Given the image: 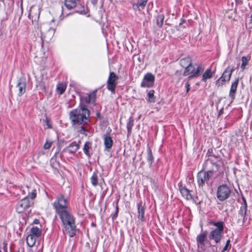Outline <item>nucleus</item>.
I'll return each instance as SVG.
<instances>
[{
	"instance_id": "obj_12",
	"label": "nucleus",
	"mask_w": 252,
	"mask_h": 252,
	"mask_svg": "<svg viewBox=\"0 0 252 252\" xmlns=\"http://www.w3.org/2000/svg\"><path fill=\"white\" fill-rule=\"evenodd\" d=\"M81 141H79L77 143L75 141H73L69 145L64 148L62 152L63 153H68L69 154H72L75 153L80 148V144Z\"/></svg>"
},
{
	"instance_id": "obj_34",
	"label": "nucleus",
	"mask_w": 252,
	"mask_h": 252,
	"mask_svg": "<svg viewBox=\"0 0 252 252\" xmlns=\"http://www.w3.org/2000/svg\"><path fill=\"white\" fill-rule=\"evenodd\" d=\"M250 60V57L248 58L246 56H243L241 59L242 64L241 65V69L242 70H244L246 69V66L248 64Z\"/></svg>"
},
{
	"instance_id": "obj_28",
	"label": "nucleus",
	"mask_w": 252,
	"mask_h": 252,
	"mask_svg": "<svg viewBox=\"0 0 252 252\" xmlns=\"http://www.w3.org/2000/svg\"><path fill=\"white\" fill-rule=\"evenodd\" d=\"M181 65L185 68L192 64L191 59L190 57H188L181 59L180 61Z\"/></svg>"
},
{
	"instance_id": "obj_53",
	"label": "nucleus",
	"mask_w": 252,
	"mask_h": 252,
	"mask_svg": "<svg viewBox=\"0 0 252 252\" xmlns=\"http://www.w3.org/2000/svg\"><path fill=\"white\" fill-rule=\"evenodd\" d=\"M250 18H251L250 20H251V21H252V15H251V17H250Z\"/></svg>"
},
{
	"instance_id": "obj_5",
	"label": "nucleus",
	"mask_w": 252,
	"mask_h": 252,
	"mask_svg": "<svg viewBox=\"0 0 252 252\" xmlns=\"http://www.w3.org/2000/svg\"><path fill=\"white\" fill-rule=\"evenodd\" d=\"M210 229L211 230L209 238L210 240H213L216 243L220 241V221L210 220L207 223Z\"/></svg>"
},
{
	"instance_id": "obj_55",
	"label": "nucleus",
	"mask_w": 252,
	"mask_h": 252,
	"mask_svg": "<svg viewBox=\"0 0 252 252\" xmlns=\"http://www.w3.org/2000/svg\"><path fill=\"white\" fill-rule=\"evenodd\" d=\"M221 113H222V108H221Z\"/></svg>"
},
{
	"instance_id": "obj_29",
	"label": "nucleus",
	"mask_w": 252,
	"mask_h": 252,
	"mask_svg": "<svg viewBox=\"0 0 252 252\" xmlns=\"http://www.w3.org/2000/svg\"><path fill=\"white\" fill-rule=\"evenodd\" d=\"M30 231L31 234L33 235V236L36 237V238H38L41 236V229L37 226H32L31 228Z\"/></svg>"
},
{
	"instance_id": "obj_20",
	"label": "nucleus",
	"mask_w": 252,
	"mask_h": 252,
	"mask_svg": "<svg viewBox=\"0 0 252 252\" xmlns=\"http://www.w3.org/2000/svg\"><path fill=\"white\" fill-rule=\"evenodd\" d=\"M104 145L106 149H109L112 147L113 141L111 137L107 133L103 135Z\"/></svg>"
},
{
	"instance_id": "obj_16",
	"label": "nucleus",
	"mask_w": 252,
	"mask_h": 252,
	"mask_svg": "<svg viewBox=\"0 0 252 252\" xmlns=\"http://www.w3.org/2000/svg\"><path fill=\"white\" fill-rule=\"evenodd\" d=\"M147 3V0H139L137 3H132V8L135 11H141L144 9Z\"/></svg>"
},
{
	"instance_id": "obj_40",
	"label": "nucleus",
	"mask_w": 252,
	"mask_h": 252,
	"mask_svg": "<svg viewBox=\"0 0 252 252\" xmlns=\"http://www.w3.org/2000/svg\"><path fill=\"white\" fill-rule=\"evenodd\" d=\"M230 241L229 240H227L226 241V244L221 252L223 251H227L228 249H230L231 247V245L230 244Z\"/></svg>"
},
{
	"instance_id": "obj_25",
	"label": "nucleus",
	"mask_w": 252,
	"mask_h": 252,
	"mask_svg": "<svg viewBox=\"0 0 252 252\" xmlns=\"http://www.w3.org/2000/svg\"><path fill=\"white\" fill-rule=\"evenodd\" d=\"M134 125V120L132 116L130 117L126 124L127 136L129 137L131 133L132 128Z\"/></svg>"
},
{
	"instance_id": "obj_6",
	"label": "nucleus",
	"mask_w": 252,
	"mask_h": 252,
	"mask_svg": "<svg viewBox=\"0 0 252 252\" xmlns=\"http://www.w3.org/2000/svg\"><path fill=\"white\" fill-rule=\"evenodd\" d=\"M204 68L202 65H196V68L191 64V65L187 66L185 68L183 73L184 76H189L188 79H190L199 76L200 73L203 70Z\"/></svg>"
},
{
	"instance_id": "obj_13",
	"label": "nucleus",
	"mask_w": 252,
	"mask_h": 252,
	"mask_svg": "<svg viewBox=\"0 0 252 252\" xmlns=\"http://www.w3.org/2000/svg\"><path fill=\"white\" fill-rule=\"evenodd\" d=\"M96 94L94 92L89 94H86L80 95V100L82 102L86 103H94L95 101Z\"/></svg>"
},
{
	"instance_id": "obj_4",
	"label": "nucleus",
	"mask_w": 252,
	"mask_h": 252,
	"mask_svg": "<svg viewBox=\"0 0 252 252\" xmlns=\"http://www.w3.org/2000/svg\"><path fill=\"white\" fill-rule=\"evenodd\" d=\"M52 206L56 214L69 209L68 198L62 194L57 195L56 199L52 203Z\"/></svg>"
},
{
	"instance_id": "obj_52",
	"label": "nucleus",
	"mask_w": 252,
	"mask_h": 252,
	"mask_svg": "<svg viewBox=\"0 0 252 252\" xmlns=\"http://www.w3.org/2000/svg\"><path fill=\"white\" fill-rule=\"evenodd\" d=\"M221 232L223 231V225H222V222H221Z\"/></svg>"
},
{
	"instance_id": "obj_45",
	"label": "nucleus",
	"mask_w": 252,
	"mask_h": 252,
	"mask_svg": "<svg viewBox=\"0 0 252 252\" xmlns=\"http://www.w3.org/2000/svg\"><path fill=\"white\" fill-rule=\"evenodd\" d=\"M217 196L218 198L220 200V185L218 186L217 189Z\"/></svg>"
},
{
	"instance_id": "obj_42",
	"label": "nucleus",
	"mask_w": 252,
	"mask_h": 252,
	"mask_svg": "<svg viewBox=\"0 0 252 252\" xmlns=\"http://www.w3.org/2000/svg\"><path fill=\"white\" fill-rule=\"evenodd\" d=\"M36 193L35 190H33L32 191L31 193H29V195L27 196L29 198H31V199H34L36 197Z\"/></svg>"
},
{
	"instance_id": "obj_43",
	"label": "nucleus",
	"mask_w": 252,
	"mask_h": 252,
	"mask_svg": "<svg viewBox=\"0 0 252 252\" xmlns=\"http://www.w3.org/2000/svg\"><path fill=\"white\" fill-rule=\"evenodd\" d=\"M45 122L46 125L47 126V127L46 128H52V125L50 123V119L49 118L46 117V119L45 120Z\"/></svg>"
},
{
	"instance_id": "obj_15",
	"label": "nucleus",
	"mask_w": 252,
	"mask_h": 252,
	"mask_svg": "<svg viewBox=\"0 0 252 252\" xmlns=\"http://www.w3.org/2000/svg\"><path fill=\"white\" fill-rule=\"evenodd\" d=\"M247 213V208L240 207L238 211V223H241L242 225L244 224V223L247 220L246 215Z\"/></svg>"
},
{
	"instance_id": "obj_14",
	"label": "nucleus",
	"mask_w": 252,
	"mask_h": 252,
	"mask_svg": "<svg viewBox=\"0 0 252 252\" xmlns=\"http://www.w3.org/2000/svg\"><path fill=\"white\" fill-rule=\"evenodd\" d=\"M179 189L182 194L183 197L187 200H191L192 199V196L190 193V190L188 189L185 186H183L181 183L178 184Z\"/></svg>"
},
{
	"instance_id": "obj_11",
	"label": "nucleus",
	"mask_w": 252,
	"mask_h": 252,
	"mask_svg": "<svg viewBox=\"0 0 252 252\" xmlns=\"http://www.w3.org/2000/svg\"><path fill=\"white\" fill-rule=\"evenodd\" d=\"M26 85V80L25 77H20L18 80L16 88L18 89L19 96H21L25 93Z\"/></svg>"
},
{
	"instance_id": "obj_8",
	"label": "nucleus",
	"mask_w": 252,
	"mask_h": 252,
	"mask_svg": "<svg viewBox=\"0 0 252 252\" xmlns=\"http://www.w3.org/2000/svg\"><path fill=\"white\" fill-rule=\"evenodd\" d=\"M33 204V201L31 200L28 196H26L17 203L16 212L19 214L23 213L27 211Z\"/></svg>"
},
{
	"instance_id": "obj_19",
	"label": "nucleus",
	"mask_w": 252,
	"mask_h": 252,
	"mask_svg": "<svg viewBox=\"0 0 252 252\" xmlns=\"http://www.w3.org/2000/svg\"><path fill=\"white\" fill-rule=\"evenodd\" d=\"M137 205L138 213V218L141 221H144L145 220V218L144 217L145 208L142 205V202H139V203H137Z\"/></svg>"
},
{
	"instance_id": "obj_2",
	"label": "nucleus",
	"mask_w": 252,
	"mask_h": 252,
	"mask_svg": "<svg viewBox=\"0 0 252 252\" xmlns=\"http://www.w3.org/2000/svg\"><path fill=\"white\" fill-rule=\"evenodd\" d=\"M207 155L208 156L207 159V163L210 162L213 166L211 170L207 172L202 170L197 175V184L199 188L202 189L205 185V183L208 184L210 178L217 176L220 173V171H219L220 168V158L219 157L210 155V150L208 151Z\"/></svg>"
},
{
	"instance_id": "obj_33",
	"label": "nucleus",
	"mask_w": 252,
	"mask_h": 252,
	"mask_svg": "<svg viewBox=\"0 0 252 252\" xmlns=\"http://www.w3.org/2000/svg\"><path fill=\"white\" fill-rule=\"evenodd\" d=\"M90 181L93 186L96 187L98 185V176L97 172H93L92 176L90 178Z\"/></svg>"
},
{
	"instance_id": "obj_31",
	"label": "nucleus",
	"mask_w": 252,
	"mask_h": 252,
	"mask_svg": "<svg viewBox=\"0 0 252 252\" xmlns=\"http://www.w3.org/2000/svg\"><path fill=\"white\" fill-rule=\"evenodd\" d=\"M66 85L63 82L59 83L57 86V91L60 94H63L65 91Z\"/></svg>"
},
{
	"instance_id": "obj_27",
	"label": "nucleus",
	"mask_w": 252,
	"mask_h": 252,
	"mask_svg": "<svg viewBox=\"0 0 252 252\" xmlns=\"http://www.w3.org/2000/svg\"><path fill=\"white\" fill-rule=\"evenodd\" d=\"M58 152H56L55 155L50 159V165L55 169H58L60 167V162L57 160L56 156Z\"/></svg>"
},
{
	"instance_id": "obj_44",
	"label": "nucleus",
	"mask_w": 252,
	"mask_h": 252,
	"mask_svg": "<svg viewBox=\"0 0 252 252\" xmlns=\"http://www.w3.org/2000/svg\"><path fill=\"white\" fill-rule=\"evenodd\" d=\"M242 199L243 202V204L240 207H243L244 208H247V203L245 198L242 196Z\"/></svg>"
},
{
	"instance_id": "obj_54",
	"label": "nucleus",
	"mask_w": 252,
	"mask_h": 252,
	"mask_svg": "<svg viewBox=\"0 0 252 252\" xmlns=\"http://www.w3.org/2000/svg\"><path fill=\"white\" fill-rule=\"evenodd\" d=\"M220 78L219 79H218L217 80V82H219L220 81Z\"/></svg>"
},
{
	"instance_id": "obj_35",
	"label": "nucleus",
	"mask_w": 252,
	"mask_h": 252,
	"mask_svg": "<svg viewBox=\"0 0 252 252\" xmlns=\"http://www.w3.org/2000/svg\"><path fill=\"white\" fill-rule=\"evenodd\" d=\"M212 74L213 72L210 69H207L203 74V80L205 81L207 79L210 78L212 77Z\"/></svg>"
},
{
	"instance_id": "obj_24",
	"label": "nucleus",
	"mask_w": 252,
	"mask_h": 252,
	"mask_svg": "<svg viewBox=\"0 0 252 252\" xmlns=\"http://www.w3.org/2000/svg\"><path fill=\"white\" fill-rule=\"evenodd\" d=\"M92 143L89 141H86L83 146V151L88 158H90L92 153H90L89 150L91 148Z\"/></svg>"
},
{
	"instance_id": "obj_3",
	"label": "nucleus",
	"mask_w": 252,
	"mask_h": 252,
	"mask_svg": "<svg viewBox=\"0 0 252 252\" xmlns=\"http://www.w3.org/2000/svg\"><path fill=\"white\" fill-rule=\"evenodd\" d=\"M61 220L63 231L70 237H74L77 231L75 224V218L68 210L56 214Z\"/></svg>"
},
{
	"instance_id": "obj_48",
	"label": "nucleus",
	"mask_w": 252,
	"mask_h": 252,
	"mask_svg": "<svg viewBox=\"0 0 252 252\" xmlns=\"http://www.w3.org/2000/svg\"><path fill=\"white\" fill-rule=\"evenodd\" d=\"M237 4H241L242 3L241 0H235Z\"/></svg>"
},
{
	"instance_id": "obj_37",
	"label": "nucleus",
	"mask_w": 252,
	"mask_h": 252,
	"mask_svg": "<svg viewBox=\"0 0 252 252\" xmlns=\"http://www.w3.org/2000/svg\"><path fill=\"white\" fill-rule=\"evenodd\" d=\"M81 9L80 10H77L76 11V12L82 14H86L88 12V9L87 7H86L85 5H81Z\"/></svg>"
},
{
	"instance_id": "obj_38",
	"label": "nucleus",
	"mask_w": 252,
	"mask_h": 252,
	"mask_svg": "<svg viewBox=\"0 0 252 252\" xmlns=\"http://www.w3.org/2000/svg\"><path fill=\"white\" fill-rule=\"evenodd\" d=\"M53 142L50 140H47L44 144L43 148L44 149H49L52 146Z\"/></svg>"
},
{
	"instance_id": "obj_7",
	"label": "nucleus",
	"mask_w": 252,
	"mask_h": 252,
	"mask_svg": "<svg viewBox=\"0 0 252 252\" xmlns=\"http://www.w3.org/2000/svg\"><path fill=\"white\" fill-rule=\"evenodd\" d=\"M56 29L50 27L48 24H44L41 28V37L43 41L48 42L53 37Z\"/></svg>"
},
{
	"instance_id": "obj_23",
	"label": "nucleus",
	"mask_w": 252,
	"mask_h": 252,
	"mask_svg": "<svg viewBox=\"0 0 252 252\" xmlns=\"http://www.w3.org/2000/svg\"><path fill=\"white\" fill-rule=\"evenodd\" d=\"M80 0H64V5L67 9L70 10L77 6V1Z\"/></svg>"
},
{
	"instance_id": "obj_9",
	"label": "nucleus",
	"mask_w": 252,
	"mask_h": 252,
	"mask_svg": "<svg viewBox=\"0 0 252 252\" xmlns=\"http://www.w3.org/2000/svg\"><path fill=\"white\" fill-rule=\"evenodd\" d=\"M118 79V76L114 72H110L107 81V89L110 91L111 93L114 94L115 89L117 85V80Z\"/></svg>"
},
{
	"instance_id": "obj_39",
	"label": "nucleus",
	"mask_w": 252,
	"mask_h": 252,
	"mask_svg": "<svg viewBox=\"0 0 252 252\" xmlns=\"http://www.w3.org/2000/svg\"><path fill=\"white\" fill-rule=\"evenodd\" d=\"M118 212H119V207H118V203H117V204L116 206L115 212L112 216V219L113 220H115L117 218L118 215Z\"/></svg>"
},
{
	"instance_id": "obj_21",
	"label": "nucleus",
	"mask_w": 252,
	"mask_h": 252,
	"mask_svg": "<svg viewBox=\"0 0 252 252\" xmlns=\"http://www.w3.org/2000/svg\"><path fill=\"white\" fill-rule=\"evenodd\" d=\"M207 231H205L202 233H200L196 237V241L198 244L202 246H205V242L207 239Z\"/></svg>"
},
{
	"instance_id": "obj_36",
	"label": "nucleus",
	"mask_w": 252,
	"mask_h": 252,
	"mask_svg": "<svg viewBox=\"0 0 252 252\" xmlns=\"http://www.w3.org/2000/svg\"><path fill=\"white\" fill-rule=\"evenodd\" d=\"M164 15H158L157 17V24L159 27H162L163 23Z\"/></svg>"
},
{
	"instance_id": "obj_22",
	"label": "nucleus",
	"mask_w": 252,
	"mask_h": 252,
	"mask_svg": "<svg viewBox=\"0 0 252 252\" xmlns=\"http://www.w3.org/2000/svg\"><path fill=\"white\" fill-rule=\"evenodd\" d=\"M231 193L230 189L226 185H221V200L228 198Z\"/></svg>"
},
{
	"instance_id": "obj_46",
	"label": "nucleus",
	"mask_w": 252,
	"mask_h": 252,
	"mask_svg": "<svg viewBox=\"0 0 252 252\" xmlns=\"http://www.w3.org/2000/svg\"><path fill=\"white\" fill-rule=\"evenodd\" d=\"M189 86H190V85H189V83H187L186 84V86H185V87H186V89H187V92H188L189 91V89H190V87H189Z\"/></svg>"
},
{
	"instance_id": "obj_50",
	"label": "nucleus",
	"mask_w": 252,
	"mask_h": 252,
	"mask_svg": "<svg viewBox=\"0 0 252 252\" xmlns=\"http://www.w3.org/2000/svg\"><path fill=\"white\" fill-rule=\"evenodd\" d=\"M220 116V110H219L218 111V117Z\"/></svg>"
},
{
	"instance_id": "obj_51",
	"label": "nucleus",
	"mask_w": 252,
	"mask_h": 252,
	"mask_svg": "<svg viewBox=\"0 0 252 252\" xmlns=\"http://www.w3.org/2000/svg\"><path fill=\"white\" fill-rule=\"evenodd\" d=\"M181 21H182V22L180 23V24H182L183 23H184V22H185V20H184V19H182V20H181Z\"/></svg>"
},
{
	"instance_id": "obj_26",
	"label": "nucleus",
	"mask_w": 252,
	"mask_h": 252,
	"mask_svg": "<svg viewBox=\"0 0 252 252\" xmlns=\"http://www.w3.org/2000/svg\"><path fill=\"white\" fill-rule=\"evenodd\" d=\"M147 160L149 163V166L151 167L152 165L153 161H154V157L152 154V150L149 146V145L148 144L147 146Z\"/></svg>"
},
{
	"instance_id": "obj_17",
	"label": "nucleus",
	"mask_w": 252,
	"mask_h": 252,
	"mask_svg": "<svg viewBox=\"0 0 252 252\" xmlns=\"http://www.w3.org/2000/svg\"><path fill=\"white\" fill-rule=\"evenodd\" d=\"M233 69L232 67H228L221 74V81H229L232 74Z\"/></svg>"
},
{
	"instance_id": "obj_1",
	"label": "nucleus",
	"mask_w": 252,
	"mask_h": 252,
	"mask_svg": "<svg viewBox=\"0 0 252 252\" xmlns=\"http://www.w3.org/2000/svg\"><path fill=\"white\" fill-rule=\"evenodd\" d=\"M90 111L85 104H80L79 107L70 111L69 113V120L72 126L77 131L86 136L89 129L88 125L90 122Z\"/></svg>"
},
{
	"instance_id": "obj_18",
	"label": "nucleus",
	"mask_w": 252,
	"mask_h": 252,
	"mask_svg": "<svg viewBox=\"0 0 252 252\" xmlns=\"http://www.w3.org/2000/svg\"><path fill=\"white\" fill-rule=\"evenodd\" d=\"M239 81V79L237 78L231 84L229 92V96L232 99L235 98V94L238 87Z\"/></svg>"
},
{
	"instance_id": "obj_49",
	"label": "nucleus",
	"mask_w": 252,
	"mask_h": 252,
	"mask_svg": "<svg viewBox=\"0 0 252 252\" xmlns=\"http://www.w3.org/2000/svg\"><path fill=\"white\" fill-rule=\"evenodd\" d=\"M100 116H101V115H100V112H97V113H96L97 118H100Z\"/></svg>"
},
{
	"instance_id": "obj_47",
	"label": "nucleus",
	"mask_w": 252,
	"mask_h": 252,
	"mask_svg": "<svg viewBox=\"0 0 252 252\" xmlns=\"http://www.w3.org/2000/svg\"><path fill=\"white\" fill-rule=\"evenodd\" d=\"M33 223L34 224H39V220H38V219H34L33 221Z\"/></svg>"
},
{
	"instance_id": "obj_41",
	"label": "nucleus",
	"mask_w": 252,
	"mask_h": 252,
	"mask_svg": "<svg viewBox=\"0 0 252 252\" xmlns=\"http://www.w3.org/2000/svg\"><path fill=\"white\" fill-rule=\"evenodd\" d=\"M36 87H39V89L42 90H44L45 89V84L42 81L38 82V83L36 84Z\"/></svg>"
},
{
	"instance_id": "obj_32",
	"label": "nucleus",
	"mask_w": 252,
	"mask_h": 252,
	"mask_svg": "<svg viewBox=\"0 0 252 252\" xmlns=\"http://www.w3.org/2000/svg\"><path fill=\"white\" fill-rule=\"evenodd\" d=\"M155 91L153 90H150L147 94V101L150 103L155 102L156 101V97L154 95Z\"/></svg>"
},
{
	"instance_id": "obj_30",
	"label": "nucleus",
	"mask_w": 252,
	"mask_h": 252,
	"mask_svg": "<svg viewBox=\"0 0 252 252\" xmlns=\"http://www.w3.org/2000/svg\"><path fill=\"white\" fill-rule=\"evenodd\" d=\"M36 237L30 234L27 237L26 241L27 245L30 247H32L35 243Z\"/></svg>"
},
{
	"instance_id": "obj_10",
	"label": "nucleus",
	"mask_w": 252,
	"mask_h": 252,
	"mask_svg": "<svg viewBox=\"0 0 252 252\" xmlns=\"http://www.w3.org/2000/svg\"><path fill=\"white\" fill-rule=\"evenodd\" d=\"M155 80V76L151 73H147L144 76L141 83V88H152L154 86Z\"/></svg>"
}]
</instances>
